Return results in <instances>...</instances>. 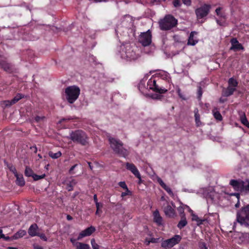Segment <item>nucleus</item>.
<instances>
[{"instance_id": "1", "label": "nucleus", "mask_w": 249, "mask_h": 249, "mask_svg": "<svg viewBox=\"0 0 249 249\" xmlns=\"http://www.w3.org/2000/svg\"><path fill=\"white\" fill-rule=\"evenodd\" d=\"M236 222L247 230L242 233V236L249 238V205L242 207L237 212Z\"/></svg>"}, {"instance_id": "2", "label": "nucleus", "mask_w": 249, "mask_h": 249, "mask_svg": "<svg viewBox=\"0 0 249 249\" xmlns=\"http://www.w3.org/2000/svg\"><path fill=\"white\" fill-rule=\"evenodd\" d=\"M137 48L134 46L126 44L121 48V57L126 61H133L139 57V54L136 53Z\"/></svg>"}, {"instance_id": "3", "label": "nucleus", "mask_w": 249, "mask_h": 249, "mask_svg": "<svg viewBox=\"0 0 249 249\" xmlns=\"http://www.w3.org/2000/svg\"><path fill=\"white\" fill-rule=\"evenodd\" d=\"M177 23V20L171 15H166L159 22L160 28L163 31L171 29L176 26Z\"/></svg>"}, {"instance_id": "4", "label": "nucleus", "mask_w": 249, "mask_h": 249, "mask_svg": "<svg viewBox=\"0 0 249 249\" xmlns=\"http://www.w3.org/2000/svg\"><path fill=\"white\" fill-rule=\"evenodd\" d=\"M80 89L76 86H71L65 89V95L67 100L70 104L73 103L78 98Z\"/></svg>"}, {"instance_id": "5", "label": "nucleus", "mask_w": 249, "mask_h": 249, "mask_svg": "<svg viewBox=\"0 0 249 249\" xmlns=\"http://www.w3.org/2000/svg\"><path fill=\"white\" fill-rule=\"evenodd\" d=\"M108 141L110 147L115 153L124 157L127 155V150L123 147V143L120 140L109 137Z\"/></svg>"}, {"instance_id": "6", "label": "nucleus", "mask_w": 249, "mask_h": 249, "mask_svg": "<svg viewBox=\"0 0 249 249\" xmlns=\"http://www.w3.org/2000/svg\"><path fill=\"white\" fill-rule=\"evenodd\" d=\"M69 138L73 142L79 143L83 145H85L88 143L86 134L81 130L71 131Z\"/></svg>"}, {"instance_id": "7", "label": "nucleus", "mask_w": 249, "mask_h": 249, "mask_svg": "<svg viewBox=\"0 0 249 249\" xmlns=\"http://www.w3.org/2000/svg\"><path fill=\"white\" fill-rule=\"evenodd\" d=\"M152 35L151 31L148 30L146 32L142 33L139 37V41L143 46H147L151 43Z\"/></svg>"}, {"instance_id": "8", "label": "nucleus", "mask_w": 249, "mask_h": 249, "mask_svg": "<svg viewBox=\"0 0 249 249\" xmlns=\"http://www.w3.org/2000/svg\"><path fill=\"white\" fill-rule=\"evenodd\" d=\"M147 87L155 92L160 93H164L167 91L165 88L160 87L157 84L155 79H150L147 82Z\"/></svg>"}, {"instance_id": "9", "label": "nucleus", "mask_w": 249, "mask_h": 249, "mask_svg": "<svg viewBox=\"0 0 249 249\" xmlns=\"http://www.w3.org/2000/svg\"><path fill=\"white\" fill-rule=\"evenodd\" d=\"M180 240V236L178 235H176L170 239L162 241L161 245L164 248H170L178 244Z\"/></svg>"}, {"instance_id": "10", "label": "nucleus", "mask_w": 249, "mask_h": 249, "mask_svg": "<svg viewBox=\"0 0 249 249\" xmlns=\"http://www.w3.org/2000/svg\"><path fill=\"white\" fill-rule=\"evenodd\" d=\"M211 6L208 4H204L200 7L197 8L195 13L198 19H201L207 16L209 14Z\"/></svg>"}, {"instance_id": "11", "label": "nucleus", "mask_w": 249, "mask_h": 249, "mask_svg": "<svg viewBox=\"0 0 249 249\" xmlns=\"http://www.w3.org/2000/svg\"><path fill=\"white\" fill-rule=\"evenodd\" d=\"M246 182L241 179H231L230 180V184L232 186L233 189L237 191H245Z\"/></svg>"}, {"instance_id": "12", "label": "nucleus", "mask_w": 249, "mask_h": 249, "mask_svg": "<svg viewBox=\"0 0 249 249\" xmlns=\"http://www.w3.org/2000/svg\"><path fill=\"white\" fill-rule=\"evenodd\" d=\"M95 228L92 226L86 229L80 233L77 238V240H79L84 237L90 235L95 231Z\"/></svg>"}, {"instance_id": "13", "label": "nucleus", "mask_w": 249, "mask_h": 249, "mask_svg": "<svg viewBox=\"0 0 249 249\" xmlns=\"http://www.w3.org/2000/svg\"><path fill=\"white\" fill-rule=\"evenodd\" d=\"M126 168L130 171L137 178H140V173L136 166L131 163L126 162L125 164Z\"/></svg>"}, {"instance_id": "14", "label": "nucleus", "mask_w": 249, "mask_h": 249, "mask_svg": "<svg viewBox=\"0 0 249 249\" xmlns=\"http://www.w3.org/2000/svg\"><path fill=\"white\" fill-rule=\"evenodd\" d=\"M163 211L165 214L170 217H173L176 215L175 210L168 204V202L166 203V206L163 208Z\"/></svg>"}, {"instance_id": "15", "label": "nucleus", "mask_w": 249, "mask_h": 249, "mask_svg": "<svg viewBox=\"0 0 249 249\" xmlns=\"http://www.w3.org/2000/svg\"><path fill=\"white\" fill-rule=\"evenodd\" d=\"M231 50L238 51L243 50L244 47L241 43H240L236 38H233L231 40Z\"/></svg>"}, {"instance_id": "16", "label": "nucleus", "mask_w": 249, "mask_h": 249, "mask_svg": "<svg viewBox=\"0 0 249 249\" xmlns=\"http://www.w3.org/2000/svg\"><path fill=\"white\" fill-rule=\"evenodd\" d=\"M197 33L195 31L191 32L188 39L187 44L188 45L194 46L198 42V39L195 37V35H196Z\"/></svg>"}, {"instance_id": "17", "label": "nucleus", "mask_w": 249, "mask_h": 249, "mask_svg": "<svg viewBox=\"0 0 249 249\" xmlns=\"http://www.w3.org/2000/svg\"><path fill=\"white\" fill-rule=\"evenodd\" d=\"M154 221L158 225L162 224V218L160 215L158 210H156L153 213Z\"/></svg>"}, {"instance_id": "18", "label": "nucleus", "mask_w": 249, "mask_h": 249, "mask_svg": "<svg viewBox=\"0 0 249 249\" xmlns=\"http://www.w3.org/2000/svg\"><path fill=\"white\" fill-rule=\"evenodd\" d=\"M157 180L160 186L169 194V195L172 196H174V194L171 188L167 186L160 178H158Z\"/></svg>"}, {"instance_id": "19", "label": "nucleus", "mask_w": 249, "mask_h": 249, "mask_svg": "<svg viewBox=\"0 0 249 249\" xmlns=\"http://www.w3.org/2000/svg\"><path fill=\"white\" fill-rule=\"evenodd\" d=\"M38 229V227L36 224H33L31 225L29 230L28 233L31 236H36L37 234L36 231Z\"/></svg>"}, {"instance_id": "20", "label": "nucleus", "mask_w": 249, "mask_h": 249, "mask_svg": "<svg viewBox=\"0 0 249 249\" xmlns=\"http://www.w3.org/2000/svg\"><path fill=\"white\" fill-rule=\"evenodd\" d=\"M16 184L20 186H23L25 185V181L22 174H16Z\"/></svg>"}, {"instance_id": "21", "label": "nucleus", "mask_w": 249, "mask_h": 249, "mask_svg": "<svg viewBox=\"0 0 249 249\" xmlns=\"http://www.w3.org/2000/svg\"><path fill=\"white\" fill-rule=\"evenodd\" d=\"M187 224V221L184 215L181 216V220L178 222L177 227L178 229H181L186 226Z\"/></svg>"}, {"instance_id": "22", "label": "nucleus", "mask_w": 249, "mask_h": 249, "mask_svg": "<svg viewBox=\"0 0 249 249\" xmlns=\"http://www.w3.org/2000/svg\"><path fill=\"white\" fill-rule=\"evenodd\" d=\"M195 122L196 126L198 127L201 125V122L200 119V115L198 113V110L197 108H196L194 110Z\"/></svg>"}, {"instance_id": "23", "label": "nucleus", "mask_w": 249, "mask_h": 249, "mask_svg": "<svg viewBox=\"0 0 249 249\" xmlns=\"http://www.w3.org/2000/svg\"><path fill=\"white\" fill-rule=\"evenodd\" d=\"M192 219L193 221L196 222V224L198 226L202 224L203 222L205 221V219H200L198 216L193 213H192Z\"/></svg>"}, {"instance_id": "24", "label": "nucleus", "mask_w": 249, "mask_h": 249, "mask_svg": "<svg viewBox=\"0 0 249 249\" xmlns=\"http://www.w3.org/2000/svg\"><path fill=\"white\" fill-rule=\"evenodd\" d=\"M236 89L234 87L228 86L227 89L224 91L223 94L225 96L228 97L233 94Z\"/></svg>"}, {"instance_id": "25", "label": "nucleus", "mask_w": 249, "mask_h": 249, "mask_svg": "<svg viewBox=\"0 0 249 249\" xmlns=\"http://www.w3.org/2000/svg\"><path fill=\"white\" fill-rule=\"evenodd\" d=\"M240 121L241 123L248 128H249V122L248 121L245 113H242L240 115Z\"/></svg>"}, {"instance_id": "26", "label": "nucleus", "mask_w": 249, "mask_h": 249, "mask_svg": "<svg viewBox=\"0 0 249 249\" xmlns=\"http://www.w3.org/2000/svg\"><path fill=\"white\" fill-rule=\"evenodd\" d=\"M213 115L215 118L218 121H221L222 120V117L219 111L217 110L216 108H214L213 111Z\"/></svg>"}, {"instance_id": "27", "label": "nucleus", "mask_w": 249, "mask_h": 249, "mask_svg": "<svg viewBox=\"0 0 249 249\" xmlns=\"http://www.w3.org/2000/svg\"><path fill=\"white\" fill-rule=\"evenodd\" d=\"M26 234V232L24 230H20L18 231L17 233H16L14 236L13 238L15 239H18L19 238L22 237L23 236H24Z\"/></svg>"}, {"instance_id": "28", "label": "nucleus", "mask_w": 249, "mask_h": 249, "mask_svg": "<svg viewBox=\"0 0 249 249\" xmlns=\"http://www.w3.org/2000/svg\"><path fill=\"white\" fill-rule=\"evenodd\" d=\"M49 156L51 157L52 159H56L60 157L62 154L60 151H58L56 153H53L52 151H49L48 153Z\"/></svg>"}, {"instance_id": "29", "label": "nucleus", "mask_w": 249, "mask_h": 249, "mask_svg": "<svg viewBox=\"0 0 249 249\" xmlns=\"http://www.w3.org/2000/svg\"><path fill=\"white\" fill-rule=\"evenodd\" d=\"M228 84L229 87L235 88L237 86L238 82L235 79L233 78H231L229 80Z\"/></svg>"}, {"instance_id": "30", "label": "nucleus", "mask_w": 249, "mask_h": 249, "mask_svg": "<svg viewBox=\"0 0 249 249\" xmlns=\"http://www.w3.org/2000/svg\"><path fill=\"white\" fill-rule=\"evenodd\" d=\"M76 248L77 249H89V246L88 244L78 242L77 244Z\"/></svg>"}, {"instance_id": "31", "label": "nucleus", "mask_w": 249, "mask_h": 249, "mask_svg": "<svg viewBox=\"0 0 249 249\" xmlns=\"http://www.w3.org/2000/svg\"><path fill=\"white\" fill-rule=\"evenodd\" d=\"M23 97V96H22V94L18 93L12 100H11V104H15Z\"/></svg>"}, {"instance_id": "32", "label": "nucleus", "mask_w": 249, "mask_h": 249, "mask_svg": "<svg viewBox=\"0 0 249 249\" xmlns=\"http://www.w3.org/2000/svg\"><path fill=\"white\" fill-rule=\"evenodd\" d=\"M25 175L27 177H33L34 173L33 171L29 167H26L25 170Z\"/></svg>"}, {"instance_id": "33", "label": "nucleus", "mask_w": 249, "mask_h": 249, "mask_svg": "<svg viewBox=\"0 0 249 249\" xmlns=\"http://www.w3.org/2000/svg\"><path fill=\"white\" fill-rule=\"evenodd\" d=\"M76 182L75 180H72L69 184H68L67 189L69 191H71L73 189V186L76 184Z\"/></svg>"}, {"instance_id": "34", "label": "nucleus", "mask_w": 249, "mask_h": 249, "mask_svg": "<svg viewBox=\"0 0 249 249\" xmlns=\"http://www.w3.org/2000/svg\"><path fill=\"white\" fill-rule=\"evenodd\" d=\"M45 176V174H42L41 175H37L34 174L33 178L35 180H38L44 178Z\"/></svg>"}, {"instance_id": "35", "label": "nucleus", "mask_w": 249, "mask_h": 249, "mask_svg": "<svg viewBox=\"0 0 249 249\" xmlns=\"http://www.w3.org/2000/svg\"><path fill=\"white\" fill-rule=\"evenodd\" d=\"M8 167L10 171H11L15 176H16V174H18V173L17 172L15 166H14L12 164H9L8 165Z\"/></svg>"}, {"instance_id": "36", "label": "nucleus", "mask_w": 249, "mask_h": 249, "mask_svg": "<svg viewBox=\"0 0 249 249\" xmlns=\"http://www.w3.org/2000/svg\"><path fill=\"white\" fill-rule=\"evenodd\" d=\"M91 244L93 249H99V246L96 243L94 239H92L91 240Z\"/></svg>"}, {"instance_id": "37", "label": "nucleus", "mask_w": 249, "mask_h": 249, "mask_svg": "<svg viewBox=\"0 0 249 249\" xmlns=\"http://www.w3.org/2000/svg\"><path fill=\"white\" fill-rule=\"evenodd\" d=\"M103 204L102 203H97L96 204V214H99L100 213L102 212L101 211H100V209L102 208Z\"/></svg>"}, {"instance_id": "38", "label": "nucleus", "mask_w": 249, "mask_h": 249, "mask_svg": "<svg viewBox=\"0 0 249 249\" xmlns=\"http://www.w3.org/2000/svg\"><path fill=\"white\" fill-rule=\"evenodd\" d=\"M3 68L5 71L9 72H10L12 70V66L10 65V64H6L4 65Z\"/></svg>"}, {"instance_id": "39", "label": "nucleus", "mask_w": 249, "mask_h": 249, "mask_svg": "<svg viewBox=\"0 0 249 249\" xmlns=\"http://www.w3.org/2000/svg\"><path fill=\"white\" fill-rule=\"evenodd\" d=\"M125 192H123L121 194V196L122 197H124L126 196H128V195H131V192L128 190V189H127L126 190H125Z\"/></svg>"}, {"instance_id": "40", "label": "nucleus", "mask_w": 249, "mask_h": 249, "mask_svg": "<svg viewBox=\"0 0 249 249\" xmlns=\"http://www.w3.org/2000/svg\"><path fill=\"white\" fill-rule=\"evenodd\" d=\"M36 236H39L41 239L45 241H46L47 240V238L44 233H37Z\"/></svg>"}, {"instance_id": "41", "label": "nucleus", "mask_w": 249, "mask_h": 249, "mask_svg": "<svg viewBox=\"0 0 249 249\" xmlns=\"http://www.w3.org/2000/svg\"><path fill=\"white\" fill-rule=\"evenodd\" d=\"M119 185L121 187L124 189V190L128 189V187H127L125 182H124V181L120 182L119 183Z\"/></svg>"}, {"instance_id": "42", "label": "nucleus", "mask_w": 249, "mask_h": 249, "mask_svg": "<svg viewBox=\"0 0 249 249\" xmlns=\"http://www.w3.org/2000/svg\"><path fill=\"white\" fill-rule=\"evenodd\" d=\"M173 5L175 7H179L181 5L180 0H173Z\"/></svg>"}, {"instance_id": "43", "label": "nucleus", "mask_w": 249, "mask_h": 249, "mask_svg": "<svg viewBox=\"0 0 249 249\" xmlns=\"http://www.w3.org/2000/svg\"><path fill=\"white\" fill-rule=\"evenodd\" d=\"M198 98L200 99L202 95V90L201 87H199L197 90Z\"/></svg>"}, {"instance_id": "44", "label": "nucleus", "mask_w": 249, "mask_h": 249, "mask_svg": "<svg viewBox=\"0 0 249 249\" xmlns=\"http://www.w3.org/2000/svg\"><path fill=\"white\" fill-rule=\"evenodd\" d=\"M234 196H236V197L237 198L238 200H239L240 195L238 193H235L233 194ZM239 200H238L237 203L235 205V207L238 208L239 207Z\"/></svg>"}, {"instance_id": "45", "label": "nucleus", "mask_w": 249, "mask_h": 249, "mask_svg": "<svg viewBox=\"0 0 249 249\" xmlns=\"http://www.w3.org/2000/svg\"><path fill=\"white\" fill-rule=\"evenodd\" d=\"M177 93L178 94V95L179 96L180 98L183 99H185V97H184V96L182 95V94L181 93V89L178 88V89H177Z\"/></svg>"}, {"instance_id": "46", "label": "nucleus", "mask_w": 249, "mask_h": 249, "mask_svg": "<svg viewBox=\"0 0 249 249\" xmlns=\"http://www.w3.org/2000/svg\"><path fill=\"white\" fill-rule=\"evenodd\" d=\"M221 10V7H218V8L216 9L215 12H216V13L217 16L222 17L223 16H222V13L220 12Z\"/></svg>"}, {"instance_id": "47", "label": "nucleus", "mask_w": 249, "mask_h": 249, "mask_svg": "<svg viewBox=\"0 0 249 249\" xmlns=\"http://www.w3.org/2000/svg\"><path fill=\"white\" fill-rule=\"evenodd\" d=\"M245 182H246L245 184V191H249V179H246Z\"/></svg>"}, {"instance_id": "48", "label": "nucleus", "mask_w": 249, "mask_h": 249, "mask_svg": "<svg viewBox=\"0 0 249 249\" xmlns=\"http://www.w3.org/2000/svg\"><path fill=\"white\" fill-rule=\"evenodd\" d=\"M182 2L187 6H190L191 4V0H182Z\"/></svg>"}, {"instance_id": "49", "label": "nucleus", "mask_w": 249, "mask_h": 249, "mask_svg": "<svg viewBox=\"0 0 249 249\" xmlns=\"http://www.w3.org/2000/svg\"><path fill=\"white\" fill-rule=\"evenodd\" d=\"M4 103L6 106H11L13 105L11 104V101L9 100L4 101Z\"/></svg>"}, {"instance_id": "50", "label": "nucleus", "mask_w": 249, "mask_h": 249, "mask_svg": "<svg viewBox=\"0 0 249 249\" xmlns=\"http://www.w3.org/2000/svg\"><path fill=\"white\" fill-rule=\"evenodd\" d=\"M77 166V164H76L72 166L69 170V173L70 174H73V170L74 169V168Z\"/></svg>"}, {"instance_id": "51", "label": "nucleus", "mask_w": 249, "mask_h": 249, "mask_svg": "<svg viewBox=\"0 0 249 249\" xmlns=\"http://www.w3.org/2000/svg\"><path fill=\"white\" fill-rule=\"evenodd\" d=\"M93 199L94 200V202L95 203V204H97V203H100L98 202L97 197L96 195H94L93 196Z\"/></svg>"}, {"instance_id": "52", "label": "nucleus", "mask_w": 249, "mask_h": 249, "mask_svg": "<svg viewBox=\"0 0 249 249\" xmlns=\"http://www.w3.org/2000/svg\"><path fill=\"white\" fill-rule=\"evenodd\" d=\"M44 118V117H39V116H36L35 117V120L36 121V122H39L40 120L43 119Z\"/></svg>"}, {"instance_id": "53", "label": "nucleus", "mask_w": 249, "mask_h": 249, "mask_svg": "<svg viewBox=\"0 0 249 249\" xmlns=\"http://www.w3.org/2000/svg\"><path fill=\"white\" fill-rule=\"evenodd\" d=\"M4 238V235L2 234V231L0 229V238Z\"/></svg>"}, {"instance_id": "54", "label": "nucleus", "mask_w": 249, "mask_h": 249, "mask_svg": "<svg viewBox=\"0 0 249 249\" xmlns=\"http://www.w3.org/2000/svg\"><path fill=\"white\" fill-rule=\"evenodd\" d=\"M34 249H43V248L39 246H35Z\"/></svg>"}, {"instance_id": "55", "label": "nucleus", "mask_w": 249, "mask_h": 249, "mask_svg": "<svg viewBox=\"0 0 249 249\" xmlns=\"http://www.w3.org/2000/svg\"><path fill=\"white\" fill-rule=\"evenodd\" d=\"M155 240H156V239L155 238H152L151 241H148L147 244H148L150 242L154 243V242H155Z\"/></svg>"}, {"instance_id": "56", "label": "nucleus", "mask_w": 249, "mask_h": 249, "mask_svg": "<svg viewBox=\"0 0 249 249\" xmlns=\"http://www.w3.org/2000/svg\"><path fill=\"white\" fill-rule=\"evenodd\" d=\"M95 2H102V1H106V0H93Z\"/></svg>"}, {"instance_id": "57", "label": "nucleus", "mask_w": 249, "mask_h": 249, "mask_svg": "<svg viewBox=\"0 0 249 249\" xmlns=\"http://www.w3.org/2000/svg\"><path fill=\"white\" fill-rule=\"evenodd\" d=\"M67 218L68 220H70L72 219V217L71 215H68L67 216Z\"/></svg>"}, {"instance_id": "58", "label": "nucleus", "mask_w": 249, "mask_h": 249, "mask_svg": "<svg viewBox=\"0 0 249 249\" xmlns=\"http://www.w3.org/2000/svg\"><path fill=\"white\" fill-rule=\"evenodd\" d=\"M139 178L138 183L140 184L142 182L141 176H140V178Z\"/></svg>"}, {"instance_id": "59", "label": "nucleus", "mask_w": 249, "mask_h": 249, "mask_svg": "<svg viewBox=\"0 0 249 249\" xmlns=\"http://www.w3.org/2000/svg\"><path fill=\"white\" fill-rule=\"evenodd\" d=\"M88 164H89V168H90V169H92V168L91 165H90V164H91V163H90V162H88Z\"/></svg>"}, {"instance_id": "60", "label": "nucleus", "mask_w": 249, "mask_h": 249, "mask_svg": "<svg viewBox=\"0 0 249 249\" xmlns=\"http://www.w3.org/2000/svg\"><path fill=\"white\" fill-rule=\"evenodd\" d=\"M3 238L5 239V240H8L10 238L9 237H5L4 236V238Z\"/></svg>"}, {"instance_id": "61", "label": "nucleus", "mask_w": 249, "mask_h": 249, "mask_svg": "<svg viewBox=\"0 0 249 249\" xmlns=\"http://www.w3.org/2000/svg\"><path fill=\"white\" fill-rule=\"evenodd\" d=\"M161 200H163V201L165 200L164 197V196H162V197H161Z\"/></svg>"}, {"instance_id": "62", "label": "nucleus", "mask_w": 249, "mask_h": 249, "mask_svg": "<svg viewBox=\"0 0 249 249\" xmlns=\"http://www.w3.org/2000/svg\"><path fill=\"white\" fill-rule=\"evenodd\" d=\"M10 249H18L17 248H15V247H10Z\"/></svg>"}, {"instance_id": "63", "label": "nucleus", "mask_w": 249, "mask_h": 249, "mask_svg": "<svg viewBox=\"0 0 249 249\" xmlns=\"http://www.w3.org/2000/svg\"><path fill=\"white\" fill-rule=\"evenodd\" d=\"M179 212H180V213H181V212H182V211H183V209H182V208H181L180 209H179Z\"/></svg>"}, {"instance_id": "64", "label": "nucleus", "mask_w": 249, "mask_h": 249, "mask_svg": "<svg viewBox=\"0 0 249 249\" xmlns=\"http://www.w3.org/2000/svg\"><path fill=\"white\" fill-rule=\"evenodd\" d=\"M219 101L221 103H223L224 102V101L223 100H222V99H220Z\"/></svg>"}]
</instances>
